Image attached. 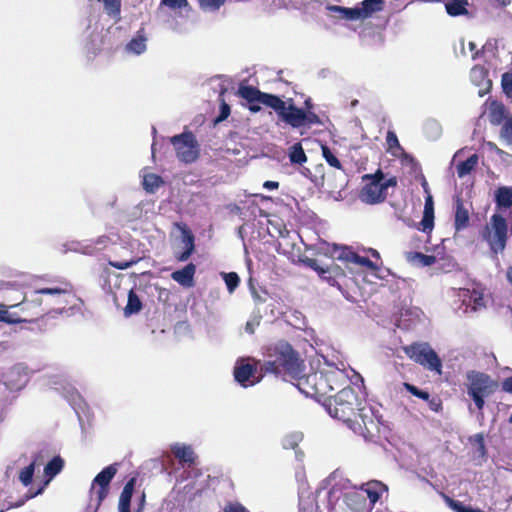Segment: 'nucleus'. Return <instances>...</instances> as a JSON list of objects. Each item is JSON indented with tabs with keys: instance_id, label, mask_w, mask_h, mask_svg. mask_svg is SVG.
<instances>
[{
	"instance_id": "1",
	"label": "nucleus",
	"mask_w": 512,
	"mask_h": 512,
	"mask_svg": "<svg viewBox=\"0 0 512 512\" xmlns=\"http://www.w3.org/2000/svg\"><path fill=\"white\" fill-rule=\"evenodd\" d=\"M328 412L332 417L343 422H350L353 418L355 420L359 418L368 431L375 425L371 408L349 386L341 388L333 396L328 404Z\"/></svg>"
},
{
	"instance_id": "2",
	"label": "nucleus",
	"mask_w": 512,
	"mask_h": 512,
	"mask_svg": "<svg viewBox=\"0 0 512 512\" xmlns=\"http://www.w3.org/2000/svg\"><path fill=\"white\" fill-rule=\"evenodd\" d=\"M387 492L386 484L371 480L361 484L359 489L346 491L343 494V503L351 512H370L382 494Z\"/></svg>"
},
{
	"instance_id": "3",
	"label": "nucleus",
	"mask_w": 512,
	"mask_h": 512,
	"mask_svg": "<svg viewBox=\"0 0 512 512\" xmlns=\"http://www.w3.org/2000/svg\"><path fill=\"white\" fill-rule=\"evenodd\" d=\"M267 354L271 358L265 364V369L273 373L287 372L292 377H298L302 373V362L292 346L279 341L267 349Z\"/></svg>"
},
{
	"instance_id": "4",
	"label": "nucleus",
	"mask_w": 512,
	"mask_h": 512,
	"mask_svg": "<svg viewBox=\"0 0 512 512\" xmlns=\"http://www.w3.org/2000/svg\"><path fill=\"white\" fill-rule=\"evenodd\" d=\"M464 386L467 395L473 400L479 411L483 410L485 399L492 396L498 389L497 381L490 375L477 370L466 372Z\"/></svg>"
},
{
	"instance_id": "5",
	"label": "nucleus",
	"mask_w": 512,
	"mask_h": 512,
	"mask_svg": "<svg viewBox=\"0 0 512 512\" xmlns=\"http://www.w3.org/2000/svg\"><path fill=\"white\" fill-rule=\"evenodd\" d=\"M365 182L360 194V200L369 205L383 202L387 197V189L397 184L395 177L386 179L384 173L379 169L374 174L363 176Z\"/></svg>"
},
{
	"instance_id": "6",
	"label": "nucleus",
	"mask_w": 512,
	"mask_h": 512,
	"mask_svg": "<svg viewBox=\"0 0 512 512\" xmlns=\"http://www.w3.org/2000/svg\"><path fill=\"white\" fill-rule=\"evenodd\" d=\"M482 236L489 244L493 253L503 252L507 241V223L505 218L499 214H493L490 223L485 226Z\"/></svg>"
},
{
	"instance_id": "7",
	"label": "nucleus",
	"mask_w": 512,
	"mask_h": 512,
	"mask_svg": "<svg viewBox=\"0 0 512 512\" xmlns=\"http://www.w3.org/2000/svg\"><path fill=\"white\" fill-rule=\"evenodd\" d=\"M403 349L406 355L414 362L422 365L430 371H435L438 374H441L442 362L437 353L428 343H413L405 346Z\"/></svg>"
},
{
	"instance_id": "8",
	"label": "nucleus",
	"mask_w": 512,
	"mask_h": 512,
	"mask_svg": "<svg viewBox=\"0 0 512 512\" xmlns=\"http://www.w3.org/2000/svg\"><path fill=\"white\" fill-rule=\"evenodd\" d=\"M68 292L69 289L67 287L42 288L35 290L30 295V298L25 297L21 303L12 305L10 307H20L21 311L23 313H27L28 316L37 317L45 311V309L41 308L42 299L40 295H50L56 298H60L62 295L67 294Z\"/></svg>"
},
{
	"instance_id": "9",
	"label": "nucleus",
	"mask_w": 512,
	"mask_h": 512,
	"mask_svg": "<svg viewBox=\"0 0 512 512\" xmlns=\"http://www.w3.org/2000/svg\"><path fill=\"white\" fill-rule=\"evenodd\" d=\"M177 158L183 163H193L199 156V145L192 132H183L170 139Z\"/></svg>"
},
{
	"instance_id": "10",
	"label": "nucleus",
	"mask_w": 512,
	"mask_h": 512,
	"mask_svg": "<svg viewBox=\"0 0 512 512\" xmlns=\"http://www.w3.org/2000/svg\"><path fill=\"white\" fill-rule=\"evenodd\" d=\"M327 377L330 378V391H334L338 388H343L348 383L350 375L349 372L353 374L354 377L360 379L363 382L361 376L356 373L353 369L347 370L346 365L343 361H339L338 364L330 363L325 359Z\"/></svg>"
},
{
	"instance_id": "11",
	"label": "nucleus",
	"mask_w": 512,
	"mask_h": 512,
	"mask_svg": "<svg viewBox=\"0 0 512 512\" xmlns=\"http://www.w3.org/2000/svg\"><path fill=\"white\" fill-rule=\"evenodd\" d=\"M117 473L116 464L109 465L105 467L100 473L96 475L93 479L90 492L95 494L97 498V503H100L106 498L108 494V487L111 480Z\"/></svg>"
},
{
	"instance_id": "12",
	"label": "nucleus",
	"mask_w": 512,
	"mask_h": 512,
	"mask_svg": "<svg viewBox=\"0 0 512 512\" xmlns=\"http://www.w3.org/2000/svg\"><path fill=\"white\" fill-rule=\"evenodd\" d=\"M256 368L249 361L244 359L238 360L234 368L235 380L243 387L254 385L258 380H255Z\"/></svg>"
},
{
	"instance_id": "13",
	"label": "nucleus",
	"mask_w": 512,
	"mask_h": 512,
	"mask_svg": "<svg viewBox=\"0 0 512 512\" xmlns=\"http://www.w3.org/2000/svg\"><path fill=\"white\" fill-rule=\"evenodd\" d=\"M27 381V369L22 365L13 366L4 374V383L11 390L22 388Z\"/></svg>"
},
{
	"instance_id": "14",
	"label": "nucleus",
	"mask_w": 512,
	"mask_h": 512,
	"mask_svg": "<svg viewBox=\"0 0 512 512\" xmlns=\"http://www.w3.org/2000/svg\"><path fill=\"white\" fill-rule=\"evenodd\" d=\"M335 257L337 259L346 261L348 263L357 264L360 266H365L371 270H377V265L372 262L370 259L364 256H360L357 253L353 252L349 248H336L335 249Z\"/></svg>"
},
{
	"instance_id": "15",
	"label": "nucleus",
	"mask_w": 512,
	"mask_h": 512,
	"mask_svg": "<svg viewBox=\"0 0 512 512\" xmlns=\"http://www.w3.org/2000/svg\"><path fill=\"white\" fill-rule=\"evenodd\" d=\"M279 117L293 128L305 126L306 112L293 104L285 106Z\"/></svg>"
},
{
	"instance_id": "16",
	"label": "nucleus",
	"mask_w": 512,
	"mask_h": 512,
	"mask_svg": "<svg viewBox=\"0 0 512 512\" xmlns=\"http://www.w3.org/2000/svg\"><path fill=\"white\" fill-rule=\"evenodd\" d=\"M471 82L479 87L478 94L483 97L487 94L491 87L492 81L488 78V73L482 66H474L470 71Z\"/></svg>"
},
{
	"instance_id": "17",
	"label": "nucleus",
	"mask_w": 512,
	"mask_h": 512,
	"mask_svg": "<svg viewBox=\"0 0 512 512\" xmlns=\"http://www.w3.org/2000/svg\"><path fill=\"white\" fill-rule=\"evenodd\" d=\"M49 480H47L43 485L39 486L36 490L33 488H30L24 496H22L18 501L16 502H7L5 503L3 500L4 493L0 490V512H4L5 510H9L12 508H18L25 504V502L29 499H32L40 494L45 489V486L48 484Z\"/></svg>"
},
{
	"instance_id": "18",
	"label": "nucleus",
	"mask_w": 512,
	"mask_h": 512,
	"mask_svg": "<svg viewBox=\"0 0 512 512\" xmlns=\"http://www.w3.org/2000/svg\"><path fill=\"white\" fill-rule=\"evenodd\" d=\"M459 297L462 299L463 304L467 307H471L473 311L485 307L483 294L476 290L461 289Z\"/></svg>"
},
{
	"instance_id": "19",
	"label": "nucleus",
	"mask_w": 512,
	"mask_h": 512,
	"mask_svg": "<svg viewBox=\"0 0 512 512\" xmlns=\"http://www.w3.org/2000/svg\"><path fill=\"white\" fill-rule=\"evenodd\" d=\"M196 266L193 263L187 264L180 270L174 271L171 278L183 287H192L194 284V275Z\"/></svg>"
},
{
	"instance_id": "20",
	"label": "nucleus",
	"mask_w": 512,
	"mask_h": 512,
	"mask_svg": "<svg viewBox=\"0 0 512 512\" xmlns=\"http://www.w3.org/2000/svg\"><path fill=\"white\" fill-rule=\"evenodd\" d=\"M174 456L183 464L191 466L195 463L196 455L190 445L174 443L170 447Z\"/></svg>"
},
{
	"instance_id": "21",
	"label": "nucleus",
	"mask_w": 512,
	"mask_h": 512,
	"mask_svg": "<svg viewBox=\"0 0 512 512\" xmlns=\"http://www.w3.org/2000/svg\"><path fill=\"white\" fill-rule=\"evenodd\" d=\"M298 379L297 387L299 390L307 395V396H314L316 394V386H317V371L314 373H310L305 376H298L296 377Z\"/></svg>"
},
{
	"instance_id": "22",
	"label": "nucleus",
	"mask_w": 512,
	"mask_h": 512,
	"mask_svg": "<svg viewBox=\"0 0 512 512\" xmlns=\"http://www.w3.org/2000/svg\"><path fill=\"white\" fill-rule=\"evenodd\" d=\"M469 224V210L464 206L461 199L456 200V210H455V230L457 232L464 230L467 228Z\"/></svg>"
},
{
	"instance_id": "23",
	"label": "nucleus",
	"mask_w": 512,
	"mask_h": 512,
	"mask_svg": "<svg viewBox=\"0 0 512 512\" xmlns=\"http://www.w3.org/2000/svg\"><path fill=\"white\" fill-rule=\"evenodd\" d=\"M384 7L383 0H364L362 1L358 8L361 13V19H367L372 16L373 13L382 11Z\"/></svg>"
},
{
	"instance_id": "24",
	"label": "nucleus",
	"mask_w": 512,
	"mask_h": 512,
	"mask_svg": "<svg viewBox=\"0 0 512 512\" xmlns=\"http://www.w3.org/2000/svg\"><path fill=\"white\" fill-rule=\"evenodd\" d=\"M182 243L184 245V251L177 254L176 258L178 261L185 262L194 252V236L189 231L184 230L182 232Z\"/></svg>"
},
{
	"instance_id": "25",
	"label": "nucleus",
	"mask_w": 512,
	"mask_h": 512,
	"mask_svg": "<svg viewBox=\"0 0 512 512\" xmlns=\"http://www.w3.org/2000/svg\"><path fill=\"white\" fill-rule=\"evenodd\" d=\"M134 490V479L129 480L124 486L119 498V512H130V503Z\"/></svg>"
},
{
	"instance_id": "26",
	"label": "nucleus",
	"mask_w": 512,
	"mask_h": 512,
	"mask_svg": "<svg viewBox=\"0 0 512 512\" xmlns=\"http://www.w3.org/2000/svg\"><path fill=\"white\" fill-rule=\"evenodd\" d=\"M495 202L499 208L512 207V187L501 186L495 191Z\"/></svg>"
},
{
	"instance_id": "27",
	"label": "nucleus",
	"mask_w": 512,
	"mask_h": 512,
	"mask_svg": "<svg viewBox=\"0 0 512 512\" xmlns=\"http://www.w3.org/2000/svg\"><path fill=\"white\" fill-rule=\"evenodd\" d=\"M489 120L493 125L503 123L506 120L505 106L497 101L492 102L489 109Z\"/></svg>"
},
{
	"instance_id": "28",
	"label": "nucleus",
	"mask_w": 512,
	"mask_h": 512,
	"mask_svg": "<svg viewBox=\"0 0 512 512\" xmlns=\"http://www.w3.org/2000/svg\"><path fill=\"white\" fill-rule=\"evenodd\" d=\"M327 9L331 12L339 13L342 16V18H344L346 20H351V21L362 20L361 13H360L358 6L353 7V8H346V7L337 6V5H329V6H327Z\"/></svg>"
},
{
	"instance_id": "29",
	"label": "nucleus",
	"mask_w": 512,
	"mask_h": 512,
	"mask_svg": "<svg viewBox=\"0 0 512 512\" xmlns=\"http://www.w3.org/2000/svg\"><path fill=\"white\" fill-rule=\"evenodd\" d=\"M163 184L164 181L159 175L154 173L143 174L142 185L147 193H155Z\"/></svg>"
},
{
	"instance_id": "30",
	"label": "nucleus",
	"mask_w": 512,
	"mask_h": 512,
	"mask_svg": "<svg viewBox=\"0 0 512 512\" xmlns=\"http://www.w3.org/2000/svg\"><path fill=\"white\" fill-rule=\"evenodd\" d=\"M479 157L477 154L471 155L465 161L457 164L456 171L459 178H464L469 175L478 165Z\"/></svg>"
},
{
	"instance_id": "31",
	"label": "nucleus",
	"mask_w": 512,
	"mask_h": 512,
	"mask_svg": "<svg viewBox=\"0 0 512 512\" xmlns=\"http://www.w3.org/2000/svg\"><path fill=\"white\" fill-rule=\"evenodd\" d=\"M260 103L274 109L278 116H280L286 106V103L278 96L263 92L260 98Z\"/></svg>"
},
{
	"instance_id": "32",
	"label": "nucleus",
	"mask_w": 512,
	"mask_h": 512,
	"mask_svg": "<svg viewBox=\"0 0 512 512\" xmlns=\"http://www.w3.org/2000/svg\"><path fill=\"white\" fill-rule=\"evenodd\" d=\"M330 393V378L327 377L325 367L317 371L316 394L319 396H328Z\"/></svg>"
},
{
	"instance_id": "33",
	"label": "nucleus",
	"mask_w": 512,
	"mask_h": 512,
	"mask_svg": "<svg viewBox=\"0 0 512 512\" xmlns=\"http://www.w3.org/2000/svg\"><path fill=\"white\" fill-rule=\"evenodd\" d=\"M146 42V37L142 34H138L127 43L126 51L135 55H140L147 49Z\"/></svg>"
},
{
	"instance_id": "34",
	"label": "nucleus",
	"mask_w": 512,
	"mask_h": 512,
	"mask_svg": "<svg viewBox=\"0 0 512 512\" xmlns=\"http://www.w3.org/2000/svg\"><path fill=\"white\" fill-rule=\"evenodd\" d=\"M289 160L292 164L302 165L307 161V156L301 143H295L289 148Z\"/></svg>"
},
{
	"instance_id": "35",
	"label": "nucleus",
	"mask_w": 512,
	"mask_h": 512,
	"mask_svg": "<svg viewBox=\"0 0 512 512\" xmlns=\"http://www.w3.org/2000/svg\"><path fill=\"white\" fill-rule=\"evenodd\" d=\"M64 466V461L60 456H55L52 460H50L45 468L44 473L50 479L55 477L57 474L61 472Z\"/></svg>"
},
{
	"instance_id": "36",
	"label": "nucleus",
	"mask_w": 512,
	"mask_h": 512,
	"mask_svg": "<svg viewBox=\"0 0 512 512\" xmlns=\"http://www.w3.org/2000/svg\"><path fill=\"white\" fill-rule=\"evenodd\" d=\"M238 95L248 102H260L262 92L252 86L241 85L238 89Z\"/></svg>"
},
{
	"instance_id": "37",
	"label": "nucleus",
	"mask_w": 512,
	"mask_h": 512,
	"mask_svg": "<svg viewBox=\"0 0 512 512\" xmlns=\"http://www.w3.org/2000/svg\"><path fill=\"white\" fill-rule=\"evenodd\" d=\"M467 1L450 0L445 4L446 11L451 16H459L467 13Z\"/></svg>"
},
{
	"instance_id": "38",
	"label": "nucleus",
	"mask_w": 512,
	"mask_h": 512,
	"mask_svg": "<svg viewBox=\"0 0 512 512\" xmlns=\"http://www.w3.org/2000/svg\"><path fill=\"white\" fill-rule=\"evenodd\" d=\"M141 308H142V303H141L139 297L133 290H130V292L128 294L127 305L124 309L125 315L129 316L132 314H136L141 310Z\"/></svg>"
},
{
	"instance_id": "39",
	"label": "nucleus",
	"mask_w": 512,
	"mask_h": 512,
	"mask_svg": "<svg viewBox=\"0 0 512 512\" xmlns=\"http://www.w3.org/2000/svg\"><path fill=\"white\" fill-rule=\"evenodd\" d=\"M302 440L303 433L300 431H294L283 437L282 446L284 449H295Z\"/></svg>"
},
{
	"instance_id": "40",
	"label": "nucleus",
	"mask_w": 512,
	"mask_h": 512,
	"mask_svg": "<svg viewBox=\"0 0 512 512\" xmlns=\"http://www.w3.org/2000/svg\"><path fill=\"white\" fill-rule=\"evenodd\" d=\"M408 259L414 263H418L422 267L431 266L436 262L435 256L425 255L420 252L410 253Z\"/></svg>"
},
{
	"instance_id": "41",
	"label": "nucleus",
	"mask_w": 512,
	"mask_h": 512,
	"mask_svg": "<svg viewBox=\"0 0 512 512\" xmlns=\"http://www.w3.org/2000/svg\"><path fill=\"white\" fill-rule=\"evenodd\" d=\"M36 460L23 468L19 473V481L25 486H29L33 481Z\"/></svg>"
},
{
	"instance_id": "42",
	"label": "nucleus",
	"mask_w": 512,
	"mask_h": 512,
	"mask_svg": "<svg viewBox=\"0 0 512 512\" xmlns=\"http://www.w3.org/2000/svg\"><path fill=\"white\" fill-rule=\"evenodd\" d=\"M386 143L388 145V150L395 156L398 155V152L403 151V149L401 148V146L399 144L396 134L392 131H388L387 137H386Z\"/></svg>"
},
{
	"instance_id": "43",
	"label": "nucleus",
	"mask_w": 512,
	"mask_h": 512,
	"mask_svg": "<svg viewBox=\"0 0 512 512\" xmlns=\"http://www.w3.org/2000/svg\"><path fill=\"white\" fill-rule=\"evenodd\" d=\"M222 276H223V279L225 281L228 291L230 293H233L234 290L239 285V282H240L239 276L235 272L222 273Z\"/></svg>"
},
{
	"instance_id": "44",
	"label": "nucleus",
	"mask_w": 512,
	"mask_h": 512,
	"mask_svg": "<svg viewBox=\"0 0 512 512\" xmlns=\"http://www.w3.org/2000/svg\"><path fill=\"white\" fill-rule=\"evenodd\" d=\"M322 155L330 166L337 169L342 168L339 159L334 155V153L329 149V147L325 145L322 146Z\"/></svg>"
},
{
	"instance_id": "45",
	"label": "nucleus",
	"mask_w": 512,
	"mask_h": 512,
	"mask_svg": "<svg viewBox=\"0 0 512 512\" xmlns=\"http://www.w3.org/2000/svg\"><path fill=\"white\" fill-rule=\"evenodd\" d=\"M501 85L504 93L508 97H512V70L502 74Z\"/></svg>"
},
{
	"instance_id": "46",
	"label": "nucleus",
	"mask_w": 512,
	"mask_h": 512,
	"mask_svg": "<svg viewBox=\"0 0 512 512\" xmlns=\"http://www.w3.org/2000/svg\"><path fill=\"white\" fill-rule=\"evenodd\" d=\"M226 0H199V4L203 10L216 11L218 10Z\"/></svg>"
},
{
	"instance_id": "47",
	"label": "nucleus",
	"mask_w": 512,
	"mask_h": 512,
	"mask_svg": "<svg viewBox=\"0 0 512 512\" xmlns=\"http://www.w3.org/2000/svg\"><path fill=\"white\" fill-rule=\"evenodd\" d=\"M420 225H421V230L423 232L432 230V228H433V211L432 210L430 212L428 211L427 208H426V210H424V216L420 222Z\"/></svg>"
},
{
	"instance_id": "48",
	"label": "nucleus",
	"mask_w": 512,
	"mask_h": 512,
	"mask_svg": "<svg viewBox=\"0 0 512 512\" xmlns=\"http://www.w3.org/2000/svg\"><path fill=\"white\" fill-rule=\"evenodd\" d=\"M500 137L507 144L512 143V123L511 121H506L500 131Z\"/></svg>"
},
{
	"instance_id": "49",
	"label": "nucleus",
	"mask_w": 512,
	"mask_h": 512,
	"mask_svg": "<svg viewBox=\"0 0 512 512\" xmlns=\"http://www.w3.org/2000/svg\"><path fill=\"white\" fill-rule=\"evenodd\" d=\"M404 387L412 395H414L418 398H421L423 400H429L430 395L427 391L420 390L416 386L409 384V383H405Z\"/></svg>"
},
{
	"instance_id": "50",
	"label": "nucleus",
	"mask_w": 512,
	"mask_h": 512,
	"mask_svg": "<svg viewBox=\"0 0 512 512\" xmlns=\"http://www.w3.org/2000/svg\"><path fill=\"white\" fill-rule=\"evenodd\" d=\"M472 441L476 445L477 452L479 453V455L484 457L486 454V448H485V442H484L483 435L482 434L474 435V437L472 438Z\"/></svg>"
},
{
	"instance_id": "51",
	"label": "nucleus",
	"mask_w": 512,
	"mask_h": 512,
	"mask_svg": "<svg viewBox=\"0 0 512 512\" xmlns=\"http://www.w3.org/2000/svg\"><path fill=\"white\" fill-rule=\"evenodd\" d=\"M162 4L171 9H181L188 6L187 0H162Z\"/></svg>"
},
{
	"instance_id": "52",
	"label": "nucleus",
	"mask_w": 512,
	"mask_h": 512,
	"mask_svg": "<svg viewBox=\"0 0 512 512\" xmlns=\"http://www.w3.org/2000/svg\"><path fill=\"white\" fill-rule=\"evenodd\" d=\"M229 115H230V106L225 101H222V103L220 105V114L217 117L216 121L217 122L224 121Z\"/></svg>"
},
{
	"instance_id": "53",
	"label": "nucleus",
	"mask_w": 512,
	"mask_h": 512,
	"mask_svg": "<svg viewBox=\"0 0 512 512\" xmlns=\"http://www.w3.org/2000/svg\"><path fill=\"white\" fill-rule=\"evenodd\" d=\"M27 321L28 320L25 318H20L14 314L7 312V314L4 316V319H2L1 322H5L8 324H17V323H22V322H27Z\"/></svg>"
},
{
	"instance_id": "54",
	"label": "nucleus",
	"mask_w": 512,
	"mask_h": 512,
	"mask_svg": "<svg viewBox=\"0 0 512 512\" xmlns=\"http://www.w3.org/2000/svg\"><path fill=\"white\" fill-rule=\"evenodd\" d=\"M224 512H248V510L240 503H229Z\"/></svg>"
},
{
	"instance_id": "55",
	"label": "nucleus",
	"mask_w": 512,
	"mask_h": 512,
	"mask_svg": "<svg viewBox=\"0 0 512 512\" xmlns=\"http://www.w3.org/2000/svg\"><path fill=\"white\" fill-rule=\"evenodd\" d=\"M135 263H136V261H115V262L111 261L110 265L119 270H125V269L130 268Z\"/></svg>"
},
{
	"instance_id": "56",
	"label": "nucleus",
	"mask_w": 512,
	"mask_h": 512,
	"mask_svg": "<svg viewBox=\"0 0 512 512\" xmlns=\"http://www.w3.org/2000/svg\"><path fill=\"white\" fill-rule=\"evenodd\" d=\"M485 147L488 148L489 151L491 152H495L496 154H498L499 156H505V157H511V155L501 149H499L496 144L492 143V142H486L485 143Z\"/></svg>"
},
{
	"instance_id": "57",
	"label": "nucleus",
	"mask_w": 512,
	"mask_h": 512,
	"mask_svg": "<svg viewBox=\"0 0 512 512\" xmlns=\"http://www.w3.org/2000/svg\"><path fill=\"white\" fill-rule=\"evenodd\" d=\"M319 117L313 112H306L305 125L319 124Z\"/></svg>"
},
{
	"instance_id": "58",
	"label": "nucleus",
	"mask_w": 512,
	"mask_h": 512,
	"mask_svg": "<svg viewBox=\"0 0 512 512\" xmlns=\"http://www.w3.org/2000/svg\"><path fill=\"white\" fill-rule=\"evenodd\" d=\"M259 325V321L257 320H250L245 325V331L249 334H253L255 331V328Z\"/></svg>"
},
{
	"instance_id": "59",
	"label": "nucleus",
	"mask_w": 512,
	"mask_h": 512,
	"mask_svg": "<svg viewBox=\"0 0 512 512\" xmlns=\"http://www.w3.org/2000/svg\"><path fill=\"white\" fill-rule=\"evenodd\" d=\"M503 391L512 394V376L506 378L502 383Z\"/></svg>"
},
{
	"instance_id": "60",
	"label": "nucleus",
	"mask_w": 512,
	"mask_h": 512,
	"mask_svg": "<svg viewBox=\"0 0 512 512\" xmlns=\"http://www.w3.org/2000/svg\"><path fill=\"white\" fill-rule=\"evenodd\" d=\"M279 187V182L277 181H265L263 183V188L267 189V190H275V189H278Z\"/></svg>"
},
{
	"instance_id": "61",
	"label": "nucleus",
	"mask_w": 512,
	"mask_h": 512,
	"mask_svg": "<svg viewBox=\"0 0 512 512\" xmlns=\"http://www.w3.org/2000/svg\"><path fill=\"white\" fill-rule=\"evenodd\" d=\"M259 104H261V103L260 102H249L248 108L252 113H257L261 110V107Z\"/></svg>"
},
{
	"instance_id": "62",
	"label": "nucleus",
	"mask_w": 512,
	"mask_h": 512,
	"mask_svg": "<svg viewBox=\"0 0 512 512\" xmlns=\"http://www.w3.org/2000/svg\"><path fill=\"white\" fill-rule=\"evenodd\" d=\"M427 127H431L435 131V135L438 136L440 134V127L437 122L431 121L427 123Z\"/></svg>"
},
{
	"instance_id": "63",
	"label": "nucleus",
	"mask_w": 512,
	"mask_h": 512,
	"mask_svg": "<svg viewBox=\"0 0 512 512\" xmlns=\"http://www.w3.org/2000/svg\"><path fill=\"white\" fill-rule=\"evenodd\" d=\"M468 48H469L470 52L472 53V59H476V57L478 55V51H476L475 43L474 42H469Z\"/></svg>"
},
{
	"instance_id": "64",
	"label": "nucleus",
	"mask_w": 512,
	"mask_h": 512,
	"mask_svg": "<svg viewBox=\"0 0 512 512\" xmlns=\"http://www.w3.org/2000/svg\"><path fill=\"white\" fill-rule=\"evenodd\" d=\"M506 276L508 282L512 285V266L508 267Z\"/></svg>"
}]
</instances>
